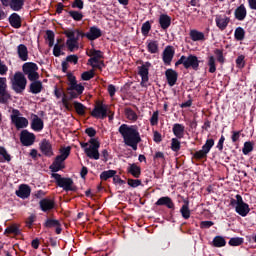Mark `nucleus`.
Instances as JSON below:
<instances>
[{
	"label": "nucleus",
	"mask_w": 256,
	"mask_h": 256,
	"mask_svg": "<svg viewBox=\"0 0 256 256\" xmlns=\"http://www.w3.org/2000/svg\"><path fill=\"white\" fill-rule=\"evenodd\" d=\"M54 207H55V202H53V200L43 199L40 201V208L44 212L51 211V209H53Z\"/></svg>",
	"instance_id": "25"
},
{
	"label": "nucleus",
	"mask_w": 256,
	"mask_h": 256,
	"mask_svg": "<svg viewBox=\"0 0 256 256\" xmlns=\"http://www.w3.org/2000/svg\"><path fill=\"white\" fill-rule=\"evenodd\" d=\"M171 149L176 152L181 149V142L177 138H172Z\"/></svg>",
	"instance_id": "47"
},
{
	"label": "nucleus",
	"mask_w": 256,
	"mask_h": 256,
	"mask_svg": "<svg viewBox=\"0 0 256 256\" xmlns=\"http://www.w3.org/2000/svg\"><path fill=\"white\" fill-rule=\"evenodd\" d=\"M7 71H9V67H7L5 62H2L0 58V75H7Z\"/></svg>",
	"instance_id": "55"
},
{
	"label": "nucleus",
	"mask_w": 256,
	"mask_h": 256,
	"mask_svg": "<svg viewBox=\"0 0 256 256\" xmlns=\"http://www.w3.org/2000/svg\"><path fill=\"white\" fill-rule=\"evenodd\" d=\"M68 81H69V86L73 87V85L77 84V80L75 78V76L69 74L68 75Z\"/></svg>",
	"instance_id": "64"
},
{
	"label": "nucleus",
	"mask_w": 256,
	"mask_h": 256,
	"mask_svg": "<svg viewBox=\"0 0 256 256\" xmlns=\"http://www.w3.org/2000/svg\"><path fill=\"white\" fill-rule=\"evenodd\" d=\"M74 108L76 110V113H78V115H85L86 107L82 103L74 102Z\"/></svg>",
	"instance_id": "44"
},
{
	"label": "nucleus",
	"mask_w": 256,
	"mask_h": 256,
	"mask_svg": "<svg viewBox=\"0 0 256 256\" xmlns=\"http://www.w3.org/2000/svg\"><path fill=\"white\" fill-rule=\"evenodd\" d=\"M0 155L3 157L4 161H7L8 163L11 161V155H9V152L3 147H0Z\"/></svg>",
	"instance_id": "50"
},
{
	"label": "nucleus",
	"mask_w": 256,
	"mask_h": 256,
	"mask_svg": "<svg viewBox=\"0 0 256 256\" xmlns=\"http://www.w3.org/2000/svg\"><path fill=\"white\" fill-rule=\"evenodd\" d=\"M33 131H43V120L39 116L34 115L31 122Z\"/></svg>",
	"instance_id": "23"
},
{
	"label": "nucleus",
	"mask_w": 256,
	"mask_h": 256,
	"mask_svg": "<svg viewBox=\"0 0 256 256\" xmlns=\"http://www.w3.org/2000/svg\"><path fill=\"white\" fill-rule=\"evenodd\" d=\"M231 19L225 14H218L215 17V23L220 31H225L229 25Z\"/></svg>",
	"instance_id": "15"
},
{
	"label": "nucleus",
	"mask_w": 256,
	"mask_h": 256,
	"mask_svg": "<svg viewBox=\"0 0 256 256\" xmlns=\"http://www.w3.org/2000/svg\"><path fill=\"white\" fill-rule=\"evenodd\" d=\"M158 122H159V112H154L150 119V123L151 125H157Z\"/></svg>",
	"instance_id": "57"
},
{
	"label": "nucleus",
	"mask_w": 256,
	"mask_h": 256,
	"mask_svg": "<svg viewBox=\"0 0 256 256\" xmlns=\"http://www.w3.org/2000/svg\"><path fill=\"white\" fill-rule=\"evenodd\" d=\"M208 66H209V73H215L217 71V67L215 66L214 56L208 57Z\"/></svg>",
	"instance_id": "43"
},
{
	"label": "nucleus",
	"mask_w": 256,
	"mask_h": 256,
	"mask_svg": "<svg viewBox=\"0 0 256 256\" xmlns=\"http://www.w3.org/2000/svg\"><path fill=\"white\" fill-rule=\"evenodd\" d=\"M66 61H68V63H74V65H77V62L79 61V57H77V55H70V56H67Z\"/></svg>",
	"instance_id": "58"
},
{
	"label": "nucleus",
	"mask_w": 256,
	"mask_h": 256,
	"mask_svg": "<svg viewBox=\"0 0 256 256\" xmlns=\"http://www.w3.org/2000/svg\"><path fill=\"white\" fill-rule=\"evenodd\" d=\"M119 133L122 135L125 145L132 147L133 151H137V145L141 143V136L135 126L122 124L119 127Z\"/></svg>",
	"instance_id": "1"
},
{
	"label": "nucleus",
	"mask_w": 256,
	"mask_h": 256,
	"mask_svg": "<svg viewBox=\"0 0 256 256\" xmlns=\"http://www.w3.org/2000/svg\"><path fill=\"white\" fill-rule=\"evenodd\" d=\"M93 75V71H86L82 73L81 77L83 81H89L90 79H93Z\"/></svg>",
	"instance_id": "54"
},
{
	"label": "nucleus",
	"mask_w": 256,
	"mask_h": 256,
	"mask_svg": "<svg viewBox=\"0 0 256 256\" xmlns=\"http://www.w3.org/2000/svg\"><path fill=\"white\" fill-rule=\"evenodd\" d=\"M214 223L213 221H202L200 223L201 229H209V227H213Z\"/></svg>",
	"instance_id": "59"
},
{
	"label": "nucleus",
	"mask_w": 256,
	"mask_h": 256,
	"mask_svg": "<svg viewBox=\"0 0 256 256\" xmlns=\"http://www.w3.org/2000/svg\"><path fill=\"white\" fill-rule=\"evenodd\" d=\"M239 137H241V132H239V131H233L232 132L231 139H232L233 143H237V141H239Z\"/></svg>",
	"instance_id": "61"
},
{
	"label": "nucleus",
	"mask_w": 256,
	"mask_h": 256,
	"mask_svg": "<svg viewBox=\"0 0 256 256\" xmlns=\"http://www.w3.org/2000/svg\"><path fill=\"white\" fill-rule=\"evenodd\" d=\"M190 37H191L192 41H204L205 40V34H203V32H199L197 30H191Z\"/></svg>",
	"instance_id": "35"
},
{
	"label": "nucleus",
	"mask_w": 256,
	"mask_h": 256,
	"mask_svg": "<svg viewBox=\"0 0 256 256\" xmlns=\"http://www.w3.org/2000/svg\"><path fill=\"white\" fill-rule=\"evenodd\" d=\"M17 55L20 61H28L29 60V49L25 44H19L17 46Z\"/></svg>",
	"instance_id": "18"
},
{
	"label": "nucleus",
	"mask_w": 256,
	"mask_h": 256,
	"mask_svg": "<svg viewBox=\"0 0 256 256\" xmlns=\"http://www.w3.org/2000/svg\"><path fill=\"white\" fill-rule=\"evenodd\" d=\"M180 213L184 219L191 217V210H189V200H184V205L180 209Z\"/></svg>",
	"instance_id": "33"
},
{
	"label": "nucleus",
	"mask_w": 256,
	"mask_h": 256,
	"mask_svg": "<svg viewBox=\"0 0 256 256\" xmlns=\"http://www.w3.org/2000/svg\"><path fill=\"white\" fill-rule=\"evenodd\" d=\"M213 245L214 247H225V245H227V242L225 241V238L221 236H216L213 239Z\"/></svg>",
	"instance_id": "39"
},
{
	"label": "nucleus",
	"mask_w": 256,
	"mask_h": 256,
	"mask_svg": "<svg viewBox=\"0 0 256 256\" xmlns=\"http://www.w3.org/2000/svg\"><path fill=\"white\" fill-rule=\"evenodd\" d=\"M40 151L46 157H53V146L48 140H42V142L40 143Z\"/></svg>",
	"instance_id": "17"
},
{
	"label": "nucleus",
	"mask_w": 256,
	"mask_h": 256,
	"mask_svg": "<svg viewBox=\"0 0 256 256\" xmlns=\"http://www.w3.org/2000/svg\"><path fill=\"white\" fill-rule=\"evenodd\" d=\"M12 123L15 125L16 129H25L29 125V120L21 116V112L17 109H13L10 115Z\"/></svg>",
	"instance_id": "9"
},
{
	"label": "nucleus",
	"mask_w": 256,
	"mask_h": 256,
	"mask_svg": "<svg viewBox=\"0 0 256 256\" xmlns=\"http://www.w3.org/2000/svg\"><path fill=\"white\" fill-rule=\"evenodd\" d=\"M117 175V171L115 170H107L100 174V179L102 181H107V179H111V177H115Z\"/></svg>",
	"instance_id": "37"
},
{
	"label": "nucleus",
	"mask_w": 256,
	"mask_h": 256,
	"mask_svg": "<svg viewBox=\"0 0 256 256\" xmlns=\"http://www.w3.org/2000/svg\"><path fill=\"white\" fill-rule=\"evenodd\" d=\"M242 151L244 155H249L253 151V144L251 142H245Z\"/></svg>",
	"instance_id": "48"
},
{
	"label": "nucleus",
	"mask_w": 256,
	"mask_h": 256,
	"mask_svg": "<svg viewBox=\"0 0 256 256\" xmlns=\"http://www.w3.org/2000/svg\"><path fill=\"white\" fill-rule=\"evenodd\" d=\"M64 35L68 38L66 41V46L68 49L73 52L79 49V37L83 34L79 30H66Z\"/></svg>",
	"instance_id": "5"
},
{
	"label": "nucleus",
	"mask_w": 256,
	"mask_h": 256,
	"mask_svg": "<svg viewBox=\"0 0 256 256\" xmlns=\"http://www.w3.org/2000/svg\"><path fill=\"white\" fill-rule=\"evenodd\" d=\"M141 31L142 35H144V37H147V35H149V32L151 31V24L149 22H145L142 25Z\"/></svg>",
	"instance_id": "49"
},
{
	"label": "nucleus",
	"mask_w": 256,
	"mask_h": 256,
	"mask_svg": "<svg viewBox=\"0 0 256 256\" xmlns=\"http://www.w3.org/2000/svg\"><path fill=\"white\" fill-rule=\"evenodd\" d=\"M20 141L25 145V147H30V145L35 143V134L27 130H23L20 135Z\"/></svg>",
	"instance_id": "16"
},
{
	"label": "nucleus",
	"mask_w": 256,
	"mask_h": 256,
	"mask_svg": "<svg viewBox=\"0 0 256 256\" xmlns=\"http://www.w3.org/2000/svg\"><path fill=\"white\" fill-rule=\"evenodd\" d=\"M8 5L12 11H21L25 5V0H10Z\"/></svg>",
	"instance_id": "28"
},
{
	"label": "nucleus",
	"mask_w": 256,
	"mask_h": 256,
	"mask_svg": "<svg viewBox=\"0 0 256 256\" xmlns=\"http://www.w3.org/2000/svg\"><path fill=\"white\" fill-rule=\"evenodd\" d=\"M10 83L15 93H23L27 88V78L22 72H16L11 78Z\"/></svg>",
	"instance_id": "4"
},
{
	"label": "nucleus",
	"mask_w": 256,
	"mask_h": 256,
	"mask_svg": "<svg viewBox=\"0 0 256 256\" xmlns=\"http://www.w3.org/2000/svg\"><path fill=\"white\" fill-rule=\"evenodd\" d=\"M10 25L19 29L21 27V17L17 13H13L9 18Z\"/></svg>",
	"instance_id": "32"
},
{
	"label": "nucleus",
	"mask_w": 256,
	"mask_h": 256,
	"mask_svg": "<svg viewBox=\"0 0 256 256\" xmlns=\"http://www.w3.org/2000/svg\"><path fill=\"white\" fill-rule=\"evenodd\" d=\"M64 48H65V44L63 43V40L58 39L57 43L54 45V48H53L54 57H61V55H65V52H63Z\"/></svg>",
	"instance_id": "22"
},
{
	"label": "nucleus",
	"mask_w": 256,
	"mask_h": 256,
	"mask_svg": "<svg viewBox=\"0 0 256 256\" xmlns=\"http://www.w3.org/2000/svg\"><path fill=\"white\" fill-rule=\"evenodd\" d=\"M213 145H215V140L213 139L206 140V143L202 146V149L194 153L195 159H205L209 151H211V148L213 147Z\"/></svg>",
	"instance_id": "13"
},
{
	"label": "nucleus",
	"mask_w": 256,
	"mask_h": 256,
	"mask_svg": "<svg viewBox=\"0 0 256 256\" xmlns=\"http://www.w3.org/2000/svg\"><path fill=\"white\" fill-rule=\"evenodd\" d=\"M46 39L48 41L49 47H53V45H55V33H53V31L48 30L46 32Z\"/></svg>",
	"instance_id": "42"
},
{
	"label": "nucleus",
	"mask_w": 256,
	"mask_h": 256,
	"mask_svg": "<svg viewBox=\"0 0 256 256\" xmlns=\"http://www.w3.org/2000/svg\"><path fill=\"white\" fill-rule=\"evenodd\" d=\"M128 185L130 187H139L141 185V180L128 179Z\"/></svg>",
	"instance_id": "60"
},
{
	"label": "nucleus",
	"mask_w": 256,
	"mask_h": 256,
	"mask_svg": "<svg viewBox=\"0 0 256 256\" xmlns=\"http://www.w3.org/2000/svg\"><path fill=\"white\" fill-rule=\"evenodd\" d=\"M16 195L17 197H20V199H27L29 195H31V188L25 184H22L16 191Z\"/></svg>",
	"instance_id": "19"
},
{
	"label": "nucleus",
	"mask_w": 256,
	"mask_h": 256,
	"mask_svg": "<svg viewBox=\"0 0 256 256\" xmlns=\"http://www.w3.org/2000/svg\"><path fill=\"white\" fill-rule=\"evenodd\" d=\"M109 113V106L98 103L93 111L91 112L92 117H95V119H105L107 117V114Z\"/></svg>",
	"instance_id": "11"
},
{
	"label": "nucleus",
	"mask_w": 256,
	"mask_h": 256,
	"mask_svg": "<svg viewBox=\"0 0 256 256\" xmlns=\"http://www.w3.org/2000/svg\"><path fill=\"white\" fill-rule=\"evenodd\" d=\"M69 15L74 19V21H81V19H83V14L78 11H70Z\"/></svg>",
	"instance_id": "52"
},
{
	"label": "nucleus",
	"mask_w": 256,
	"mask_h": 256,
	"mask_svg": "<svg viewBox=\"0 0 256 256\" xmlns=\"http://www.w3.org/2000/svg\"><path fill=\"white\" fill-rule=\"evenodd\" d=\"M173 133L178 139H183V135H185V126L182 124H174Z\"/></svg>",
	"instance_id": "29"
},
{
	"label": "nucleus",
	"mask_w": 256,
	"mask_h": 256,
	"mask_svg": "<svg viewBox=\"0 0 256 256\" xmlns=\"http://www.w3.org/2000/svg\"><path fill=\"white\" fill-rule=\"evenodd\" d=\"M149 67H151V63L149 62H146L144 65L139 67V75L142 79V87H147V83L149 82Z\"/></svg>",
	"instance_id": "14"
},
{
	"label": "nucleus",
	"mask_w": 256,
	"mask_h": 256,
	"mask_svg": "<svg viewBox=\"0 0 256 256\" xmlns=\"http://www.w3.org/2000/svg\"><path fill=\"white\" fill-rule=\"evenodd\" d=\"M165 75H166L168 84L170 85V87H173V85L177 83V72H175V70L168 69L166 70Z\"/></svg>",
	"instance_id": "24"
},
{
	"label": "nucleus",
	"mask_w": 256,
	"mask_h": 256,
	"mask_svg": "<svg viewBox=\"0 0 256 256\" xmlns=\"http://www.w3.org/2000/svg\"><path fill=\"white\" fill-rule=\"evenodd\" d=\"M234 37L237 41H243L245 39V30L241 27L236 28Z\"/></svg>",
	"instance_id": "38"
},
{
	"label": "nucleus",
	"mask_w": 256,
	"mask_h": 256,
	"mask_svg": "<svg viewBox=\"0 0 256 256\" xmlns=\"http://www.w3.org/2000/svg\"><path fill=\"white\" fill-rule=\"evenodd\" d=\"M82 149H84L87 157L89 159H95V161H98L100 154H99V141L95 138H92L89 140V143H81Z\"/></svg>",
	"instance_id": "2"
},
{
	"label": "nucleus",
	"mask_w": 256,
	"mask_h": 256,
	"mask_svg": "<svg viewBox=\"0 0 256 256\" xmlns=\"http://www.w3.org/2000/svg\"><path fill=\"white\" fill-rule=\"evenodd\" d=\"M59 225V221L57 220H47L46 227H57Z\"/></svg>",
	"instance_id": "63"
},
{
	"label": "nucleus",
	"mask_w": 256,
	"mask_h": 256,
	"mask_svg": "<svg viewBox=\"0 0 256 256\" xmlns=\"http://www.w3.org/2000/svg\"><path fill=\"white\" fill-rule=\"evenodd\" d=\"M71 154V148L66 147L60 149V155H58L52 165H50V169L53 173H57V171H61V169H65V160Z\"/></svg>",
	"instance_id": "3"
},
{
	"label": "nucleus",
	"mask_w": 256,
	"mask_h": 256,
	"mask_svg": "<svg viewBox=\"0 0 256 256\" xmlns=\"http://www.w3.org/2000/svg\"><path fill=\"white\" fill-rule=\"evenodd\" d=\"M11 99V94L7 90L0 91V103H8Z\"/></svg>",
	"instance_id": "41"
},
{
	"label": "nucleus",
	"mask_w": 256,
	"mask_h": 256,
	"mask_svg": "<svg viewBox=\"0 0 256 256\" xmlns=\"http://www.w3.org/2000/svg\"><path fill=\"white\" fill-rule=\"evenodd\" d=\"M5 234L6 235H19V227H17V225L13 224L6 228Z\"/></svg>",
	"instance_id": "40"
},
{
	"label": "nucleus",
	"mask_w": 256,
	"mask_h": 256,
	"mask_svg": "<svg viewBox=\"0 0 256 256\" xmlns=\"http://www.w3.org/2000/svg\"><path fill=\"white\" fill-rule=\"evenodd\" d=\"M52 177L55 179L58 187H62L64 191H75L73 180H71V178H63L57 173H53Z\"/></svg>",
	"instance_id": "10"
},
{
	"label": "nucleus",
	"mask_w": 256,
	"mask_h": 256,
	"mask_svg": "<svg viewBox=\"0 0 256 256\" xmlns=\"http://www.w3.org/2000/svg\"><path fill=\"white\" fill-rule=\"evenodd\" d=\"M235 17L238 19V21H243L247 17V9L245 8V5L241 4L236 10H235Z\"/></svg>",
	"instance_id": "26"
},
{
	"label": "nucleus",
	"mask_w": 256,
	"mask_h": 256,
	"mask_svg": "<svg viewBox=\"0 0 256 256\" xmlns=\"http://www.w3.org/2000/svg\"><path fill=\"white\" fill-rule=\"evenodd\" d=\"M69 91H75L78 93V95H81L83 91H85V87L81 84H75L73 86H70Z\"/></svg>",
	"instance_id": "45"
},
{
	"label": "nucleus",
	"mask_w": 256,
	"mask_h": 256,
	"mask_svg": "<svg viewBox=\"0 0 256 256\" xmlns=\"http://www.w3.org/2000/svg\"><path fill=\"white\" fill-rule=\"evenodd\" d=\"M126 117L130 121H137V114L131 109H126Z\"/></svg>",
	"instance_id": "51"
},
{
	"label": "nucleus",
	"mask_w": 256,
	"mask_h": 256,
	"mask_svg": "<svg viewBox=\"0 0 256 256\" xmlns=\"http://www.w3.org/2000/svg\"><path fill=\"white\" fill-rule=\"evenodd\" d=\"M236 65L240 69H243V67H245V56L243 55L238 56V58L236 59Z\"/></svg>",
	"instance_id": "53"
},
{
	"label": "nucleus",
	"mask_w": 256,
	"mask_h": 256,
	"mask_svg": "<svg viewBox=\"0 0 256 256\" xmlns=\"http://www.w3.org/2000/svg\"><path fill=\"white\" fill-rule=\"evenodd\" d=\"M156 205L162 206L165 205L166 207H168V209H173V207H175V204H173V200H171V198L169 197H161L157 202Z\"/></svg>",
	"instance_id": "31"
},
{
	"label": "nucleus",
	"mask_w": 256,
	"mask_h": 256,
	"mask_svg": "<svg viewBox=\"0 0 256 256\" xmlns=\"http://www.w3.org/2000/svg\"><path fill=\"white\" fill-rule=\"evenodd\" d=\"M229 245H231V247H239V245H243V238H231Z\"/></svg>",
	"instance_id": "46"
},
{
	"label": "nucleus",
	"mask_w": 256,
	"mask_h": 256,
	"mask_svg": "<svg viewBox=\"0 0 256 256\" xmlns=\"http://www.w3.org/2000/svg\"><path fill=\"white\" fill-rule=\"evenodd\" d=\"M128 172H130L133 177L138 179V177L141 175V168L137 166V164H130L128 167Z\"/></svg>",
	"instance_id": "36"
},
{
	"label": "nucleus",
	"mask_w": 256,
	"mask_h": 256,
	"mask_svg": "<svg viewBox=\"0 0 256 256\" xmlns=\"http://www.w3.org/2000/svg\"><path fill=\"white\" fill-rule=\"evenodd\" d=\"M159 23H160L162 29H169V27L171 25V17L163 14L159 18Z\"/></svg>",
	"instance_id": "34"
},
{
	"label": "nucleus",
	"mask_w": 256,
	"mask_h": 256,
	"mask_svg": "<svg viewBox=\"0 0 256 256\" xmlns=\"http://www.w3.org/2000/svg\"><path fill=\"white\" fill-rule=\"evenodd\" d=\"M90 59L89 64L94 69H101V57H103V53L99 50H90L89 52Z\"/></svg>",
	"instance_id": "12"
},
{
	"label": "nucleus",
	"mask_w": 256,
	"mask_h": 256,
	"mask_svg": "<svg viewBox=\"0 0 256 256\" xmlns=\"http://www.w3.org/2000/svg\"><path fill=\"white\" fill-rule=\"evenodd\" d=\"M85 37H87V39H89L90 41H95V39H99V37H101V29L93 26L90 28V30L84 34Z\"/></svg>",
	"instance_id": "20"
},
{
	"label": "nucleus",
	"mask_w": 256,
	"mask_h": 256,
	"mask_svg": "<svg viewBox=\"0 0 256 256\" xmlns=\"http://www.w3.org/2000/svg\"><path fill=\"white\" fill-rule=\"evenodd\" d=\"M215 55L217 56V60L219 61V63H223L224 58H223V52L219 49L214 51Z\"/></svg>",
	"instance_id": "62"
},
{
	"label": "nucleus",
	"mask_w": 256,
	"mask_h": 256,
	"mask_svg": "<svg viewBox=\"0 0 256 256\" xmlns=\"http://www.w3.org/2000/svg\"><path fill=\"white\" fill-rule=\"evenodd\" d=\"M7 91V78L0 77V92Z\"/></svg>",
	"instance_id": "56"
},
{
	"label": "nucleus",
	"mask_w": 256,
	"mask_h": 256,
	"mask_svg": "<svg viewBox=\"0 0 256 256\" xmlns=\"http://www.w3.org/2000/svg\"><path fill=\"white\" fill-rule=\"evenodd\" d=\"M33 82L30 84V91L34 94L37 95L43 91V83L41 81L37 80H32Z\"/></svg>",
	"instance_id": "27"
},
{
	"label": "nucleus",
	"mask_w": 256,
	"mask_h": 256,
	"mask_svg": "<svg viewBox=\"0 0 256 256\" xmlns=\"http://www.w3.org/2000/svg\"><path fill=\"white\" fill-rule=\"evenodd\" d=\"M175 55V52L173 51V47L168 46L163 51V61L165 65H169L171 61H173V56Z\"/></svg>",
	"instance_id": "21"
},
{
	"label": "nucleus",
	"mask_w": 256,
	"mask_h": 256,
	"mask_svg": "<svg viewBox=\"0 0 256 256\" xmlns=\"http://www.w3.org/2000/svg\"><path fill=\"white\" fill-rule=\"evenodd\" d=\"M230 205L235 207L236 213H238V215L241 217H247V215H249V211H251L249 204L244 203L243 197H241L239 194L236 195V199L231 200Z\"/></svg>",
	"instance_id": "6"
},
{
	"label": "nucleus",
	"mask_w": 256,
	"mask_h": 256,
	"mask_svg": "<svg viewBox=\"0 0 256 256\" xmlns=\"http://www.w3.org/2000/svg\"><path fill=\"white\" fill-rule=\"evenodd\" d=\"M22 70L24 75H26L27 78L29 79V81H37V79H39V73L37 72L39 71V66H37L35 63L33 62L24 63L22 66Z\"/></svg>",
	"instance_id": "8"
},
{
	"label": "nucleus",
	"mask_w": 256,
	"mask_h": 256,
	"mask_svg": "<svg viewBox=\"0 0 256 256\" xmlns=\"http://www.w3.org/2000/svg\"><path fill=\"white\" fill-rule=\"evenodd\" d=\"M179 65H184L185 69H194L197 71L199 69V58L195 55L181 56L180 59L176 62V67Z\"/></svg>",
	"instance_id": "7"
},
{
	"label": "nucleus",
	"mask_w": 256,
	"mask_h": 256,
	"mask_svg": "<svg viewBox=\"0 0 256 256\" xmlns=\"http://www.w3.org/2000/svg\"><path fill=\"white\" fill-rule=\"evenodd\" d=\"M146 45L149 53H152V54L159 53V42L155 40H148L146 42Z\"/></svg>",
	"instance_id": "30"
}]
</instances>
